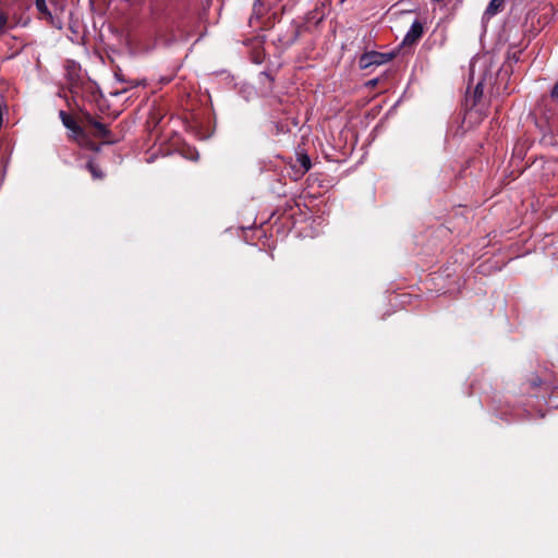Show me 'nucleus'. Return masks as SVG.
I'll return each mask as SVG.
<instances>
[{"label":"nucleus","mask_w":558,"mask_h":558,"mask_svg":"<svg viewBox=\"0 0 558 558\" xmlns=\"http://www.w3.org/2000/svg\"><path fill=\"white\" fill-rule=\"evenodd\" d=\"M85 121L94 129L92 134L97 138H101L104 144H116L119 142L108 126L97 121L92 114L87 113L85 116Z\"/></svg>","instance_id":"nucleus-1"},{"label":"nucleus","mask_w":558,"mask_h":558,"mask_svg":"<svg viewBox=\"0 0 558 558\" xmlns=\"http://www.w3.org/2000/svg\"><path fill=\"white\" fill-rule=\"evenodd\" d=\"M395 58L393 53H384L378 51H368L361 56L359 64L361 69L369 68L371 65H381L388 63Z\"/></svg>","instance_id":"nucleus-2"},{"label":"nucleus","mask_w":558,"mask_h":558,"mask_svg":"<svg viewBox=\"0 0 558 558\" xmlns=\"http://www.w3.org/2000/svg\"><path fill=\"white\" fill-rule=\"evenodd\" d=\"M424 29L423 24L420 21H414L409 32L405 34L402 44L404 46H412L416 44L423 36Z\"/></svg>","instance_id":"nucleus-3"},{"label":"nucleus","mask_w":558,"mask_h":558,"mask_svg":"<svg viewBox=\"0 0 558 558\" xmlns=\"http://www.w3.org/2000/svg\"><path fill=\"white\" fill-rule=\"evenodd\" d=\"M35 5L37 11L40 13L41 17L49 22V24L57 28L62 27L61 20L52 15V13L46 4V0H35Z\"/></svg>","instance_id":"nucleus-4"},{"label":"nucleus","mask_w":558,"mask_h":558,"mask_svg":"<svg viewBox=\"0 0 558 558\" xmlns=\"http://www.w3.org/2000/svg\"><path fill=\"white\" fill-rule=\"evenodd\" d=\"M35 5L37 11L40 13L41 17L49 22V24L57 28L62 27L61 20L52 15V13L46 4V0H35Z\"/></svg>","instance_id":"nucleus-5"},{"label":"nucleus","mask_w":558,"mask_h":558,"mask_svg":"<svg viewBox=\"0 0 558 558\" xmlns=\"http://www.w3.org/2000/svg\"><path fill=\"white\" fill-rule=\"evenodd\" d=\"M300 37V24L292 23L286 34L280 35L278 40L282 46L290 47L292 46L298 38Z\"/></svg>","instance_id":"nucleus-6"},{"label":"nucleus","mask_w":558,"mask_h":558,"mask_svg":"<svg viewBox=\"0 0 558 558\" xmlns=\"http://www.w3.org/2000/svg\"><path fill=\"white\" fill-rule=\"evenodd\" d=\"M59 117H60L63 125L66 129L71 130L75 135H77V136L84 135L83 129L78 125V123L75 121V119L71 114L61 110L59 112Z\"/></svg>","instance_id":"nucleus-7"},{"label":"nucleus","mask_w":558,"mask_h":558,"mask_svg":"<svg viewBox=\"0 0 558 558\" xmlns=\"http://www.w3.org/2000/svg\"><path fill=\"white\" fill-rule=\"evenodd\" d=\"M506 0H490L488 3L485 15L494 16L497 13L501 12L505 8Z\"/></svg>","instance_id":"nucleus-8"},{"label":"nucleus","mask_w":558,"mask_h":558,"mask_svg":"<svg viewBox=\"0 0 558 558\" xmlns=\"http://www.w3.org/2000/svg\"><path fill=\"white\" fill-rule=\"evenodd\" d=\"M86 169L90 172L94 180H102L105 178V173L93 160L86 163Z\"/></svg>","instance_id":"nucleus-9"},{"label":"nucleus","mask_w":558,"mask_h":558,"mask_svg":"<svg viewBox=\"0 0 558 558\" xmlns=\"http://www.w3.org/2000/svg\"><path fill=\"white\" fill-rule=\"evenodd\" d=\"M68 75L71 82H77L80 80V65L74 61H69L66 66Z\"/></svg>","instance_id":"nucleus-10"},{"label":"nucleus","mask_w":558,"mask_h":558,"mask_svg":"<svg viewBox=\"0 0 558 558\" xmlns=\"http://www.w3.org/2000/svg\"><path fill=\"white\" fill-rule=\"evenodd\" d=\"M274 76L269 73V72H260L259 74V82L262 84H267L266 88L267 90L271 92L272 90V83H274Z\"/></svg>","instance_id":"nucleus-11"},{"label":"nucleus","mask_w":558,"mask_h":558,"mask_svg":"<svg viewBox=\"0 0 558 558\" xmlns=\"http://www.w3.org/2000/svg\"><path fill=\"white\" fill-rule=\"evenodd\" d=\"M298 161L300 162V166L303 169V173L308 171L312 167L311 159L306 154H300L298 157Z\"/></svg>","instance_id":"nucleus-12"},{"label":"nucleus","mask_w":558,"mask_h":558,"mask_svg":"<svg viewBox=\"0 0 558 558\" xmlns=\"http://www.w3.org/2000/svg\"><path fill=\"white\" fill-rule=\"evenodd\" d=\"M521 53H522L521 50H517V51L508 53V66L510 69L512 66V63H518L520 61Z\"/></svg>","instance_id":"nucleus-13"},{"label":"nucleus","mask_w":558,"mask_h":558,"mask_svg":"<svg viewBox=\"0 0 558 558\" xmlns=\"http://www.w3.org/2000/svg\"><path fill=\"white\" fill-rule=\"evenodd\" d=\"M482 96H483V84L478 83L475 86V89H474V102H473V105H475L481 99Z\"/></svg>","instance_id":"nucleus-14"},{"label":"nucleus","mask_w":558,"mask_h":558,"mask_svg":"<svg viewBox=\"0 0 558 558\" xmlns=\"http://www.w3.org/2000/svg\"><path fill=\"white\" fill-rule=\"evenodd\" d=\"M7 24H8V15H7V13L0 11V35L4 33Z\"/></svg>","instance_id":"nucleus-15"},{"label":"nucleus","mask_w":558,"mask_h":558,"mask_svg":"<svg viewBox=\"0 0 558 558\" xmlns=\"http://www.w3.org/2000/svg\"><path fill=\"white\" fill-rule=\"evenodd\" d=\"M550 98L553 100H558V81L555 83L554 87L550 90Z\"/></svg>","instance_id":"nucleus-16"},{"label":"nucleus","mask_w":558,"mask_h":558,"mask_svg":"<svg viewBox=\"0 0 558 558\" xmlns=\"http://www.w3.org/2000/svg\"><path fill=\"white\" fill-rule=\"evenodd\" d=\"M530 384L532 388L539 387L542 385V379L538 376H535L530 380Z\"/></svg>","instance_id":"nucleus-17"}]
</instances>
